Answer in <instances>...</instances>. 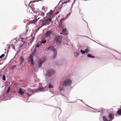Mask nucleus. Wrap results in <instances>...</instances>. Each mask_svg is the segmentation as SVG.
Here are the masks:
<instances>
[{
	"label": "nucleus",
	"instance_id": "f257e3e1",
	"mask_svg": "<svg viewBox=\"0 0 121 121\" xmlns=\"http://www.w3.org/2000/svg\"><path fill=\"white\" fill-rule=\"evenodd\" d=\"M72 83V81L69 79L65 80L63 82L61 83L59 87L60 91L64 90V86H70Z\"/></svg>",
	"mask_w": 121,
	"mask_h": 121
},
{
	"label": "nucleus",
	"instance_id": "f03ea898",
	"mask_svg": "<svg viewBox=\"0 0 121 121\" xmlns=\"http://www.w3.org/2000/svg\"><path fill=\"white\" fill-rule=\"evenodd\" d=\"M48 49L49 50H52L53 52V58H55L56 57L57 54V51L56 49L53 46H51L48 48Z\"/></svg>",
	"mask_w": 121,
	"mask_h": 121
},
{
	"label": "nucleus",
	"instance_id": "7ed1b4c3",
	"mask_svg": "<svg viewBox=\"0 0 121 121\" xmlns=\"http://www.w3.org/2000/svg\"><path fill=\"white\" fill-rule=\"evenodd\" d=\"M54 73V71L53 69H50L48 70L46 74H45L46 79L48 78V77L50 76L53 75Z\"/></svg>",
	"mask_w": 121,
	"mask_h": 121
},
{
	"label": "nucleus",
	"instance_id": "20e7f679",
	"mask_svg": "<svg viewBox=\"0 0 121 121\" xmlns=\"http://www.w3.org/2000/svg\"><path fill=\"white\" fill-rule=\"evenodd\" d=\"M27 91L26 92V93L29 97L32 95L34 92V91L33 90H31L30 88H27Z\"/></svg>",
	"mask_w": 121,
	"mask_h": 121
},
{
	"label": "nucleus",
	"instance_id": "39448f33",
	"mask_svg": "<svg viewBox=\"0 0 121 121\" xmlns=\"http://www.w3.org/2000/svg\"><path fill=\"white\" fill-rule=\"evenodd\" d=\"M55 40L58 45H59L61 42V39L59 36H56L55 38Z\"/></svg>",
	"mask_w": 121,
	"mask_h": 121
},
{
	"label": "nucleus",
	"instance_id": "423d86ee",
	"mask_svg": "<svg viewBox=\"0 0 121 121\" xmlns=\"http://www.w3.org/2000/svg\"><path fill=\"white\" fill-rule=\"evenodd\" d=\"M45 59L44 58L40 59L38 61V66L39 67H41L42 63L44 62L45 61Z\"/></svg>",
	"mask_w": 121,
	"mask_h": 121
},
{
	"label": "nucleus",
	"instance_id": "0eeeda50",
	"mask_svg": "<svg viewBox=\"0 0 121 121\" xmlns=\"http://www.w3.org/2000/svg\"><path fill=\"white\" fill-rule=\"evenodd\" d=\"M28 61L30 62L31 66H33L34 65V63L33 62V59L32 55H30L28 59Z\"/></svg>",
	"mask_w": 121,
	"mask_h": 121
},
{
	"label": "nucleus",
	"instance_id": "6e6552de",
	"mask_svg": "<svg viewBox=\"0 0 121 121\" xmlns=\"http://www.w3.org/2000/svg\"><path fill=\"white\" fill-rule=\"evenodd\" d=\"M108 118L109 121H111L114 118V115L112 113H109Z\"/></svg>",
	"mask_w": 121,
	"mask_h": 121
},
{
	"label": "nucleus",
	"instance_id": "1a4fd4ad",
	"mask_svg": "<svg viewBox=\"0 0 121 121\" xmlns=\"http://www.w3.org/2000/svg\"><path fill=\"white\" fill-rule=\"evenodd\" d=\"M53 33V31L51 30L46 32L45 34V36L47 37H49Z\"/></svg>",
	"mask_w": 121,
	"mask_h": 121
},
{
	"label": "nucleus",
	"instance_id": "9d476101",
	"mask_svg": "<svg viewBox=\"0 0 121 121\" xmlns=\"http://www.w3.org/2000/svg\"><path fill=\"white\" fill-rule=\"evenodd\" d=\"M48 22V20H47L46 19L44 21H42V26H43L45 25H48L49 24V23H47V22Z\"/></svg>",
	"mask_w": 121,
	"mask_h": 121
},
{
	"label": "nucleus",
	"instance_id": "9b49d317",
	"mask_svg": "<svg viewBox=\"0 0 121 121\" xmlns=\"http://www.w3.org/2000/svg\"><path fill=\"white\" fill-rule=\"evenodd\" d=\"M24 58L22 57H21L20 58V65H22L23 62Z\"/></svg>",
	"mask_w": 121,
	"mask_h": 121
},
{
	"label": "nucleus",
	"instance_id": "f8f14e48",
	"mask_svg": "<svg viewBox=\"0 0 121 121\" xmlns=\"http://www.w3.org/2000/svg\"><path fill=\"white\" fill-rule=\"evenodd\" d=\"M40 18V17H39L37 19V18L36 19H34L32 21H30V23L31 24L35 23L37 20L39 19Z\"/></svg>",
	"mask_w": 121,
	"mask_h": 121
},
{
	"label": "nucleus",
	"instance_id": "ddd939ff",
	"mask_svg": "<svg viewBox=\"0 0 121 121\" xmlns=\"http://www.w3.org/2000/svg\"><path fill=\"white\" fill-rule=\"evenodd\" d=\"M21 41H22L24 43V42H27V37L26 38H21Z\"/></svg>",
	"mask_w": 121,
	"mask_h": 121
},
{
	"label": "nucleus",
	"instance_id": "4468645a",
	"mask_svg": "<svg viewBox=\"0 0 121 121\" xmlns=\"http://www.w3.org/2000/svg\"><path fill=\"white\" fill-rule=\"evenodd\" d=\"M67 33L66 32V30L63 29L62 31V32L60 33V34L67 35Z\"/></svg>",
	"mask_w": 121,
	"mask_h": 121
},
{
	"label": "nucleus",
	"instance_id": "2eb2a0df",
	"mask_svg": "<svg viewBox=\"0 0 121 121\" xmlns=\"http://www.w3.org/2000/svg\"><path fill=\"white\" fill-rule=\"evenodd\" d=\"M103 121H108V119L105 116H103Z\"/></svg>",
	"mask_w": 121,
	"mask_h": 121
},
{
	"label": "nucleus",
	"instance_id": "dca6fc26",
	"mask_svg": "<svg viewBox=\"0 0 121 121\" xmlns=\"http://www.w3.org/2000/svg\"><path fill=\"white\" fill-rule=\"evenodd\" d=\"M19 92L20 94L22 95L24 93L22 91L21 88H20L19 89Z\"/></svg>",
	"mask_w": 121,
	"mask_h": 121
},
{
	"label": "nucleus",
	"instance_id": "f3484780",
	"mask_svg": "<svg viewBox=\"0 0 121 121\" xmlns=\"http://www.w3.org/2000/svg\"><path fill=\"white\" fill-rule=\"evenodd\" d=\"M12 46L13 48L14 49H15V47L16 46V43L15 42H13L12 44Z\"/></svg>",
	"mask_w": 121,
	"mask_h": 121
},
{
	"label": "nucleus",
	"instance_id": "a211bd4d",
	"mask_svg": "<svg viewBox=\"0 0 121 121\" xmlns=\"http://www.w3.org/2000/svg\"><path fill=\"white\" fill-rule=\"evenodd\" d=\"M72 7L71 8L70 10V11H71V12H70L67 15L65 19H67L68 18V16L69 15H70V14L72 12Z\"/></svg>",
	"mask_w": 121,
	"mask_h": 121
},
{
	"label": "nucleus",
	"instance_id": "6ab92c4d",
	"mask_svg": "<svg viewBox=\"0 0 121 121\" xmlns=\"http://www.w3.org/2000/svg\"><path fill=\"white\" fill-rule=\"evenodd\" d=\"M43 91V89L42 88H40L39 89H37L36 90V91L38 92L39 91Z\"/></svg>",
	"mask_w": 121,
	"mask_h": 121
},
{
	"label": "nucleus",
	"instance_id": "aec40b11",
	"mask_svg": "<svg viewBox=\"0 0 121 121\" xmlns=\"http://www.w3.org/2000/svg\"><path fill=\"white\" fill-rule=\"evenodd\" d=\"M48 87L49 88H53V86L52 84L49 83L48 84Z\"/></svg>",
	"mask_w": 121,
	"mask_h": 121
},
{
	"label": "nucleus",
	"instance_id": "412c9836",
	"mask_svg": "<svg viewBox=\"0 0 121 121\" xmlns=\"http://www.w3.org/2000/svg\"><path fill=\"white\" fill-rule=\"evenodd\" d=\"M70 0H68V1H66L64 2L63 3L61 4V6H62L64 4H66L67 3V2H69V1Z\"/></svg>",
	"mask_w": 121,
	"mask_h": 121
},
{
	"label": "nucleus",
	"instance_id": "4be33fe9",
	"mask_svg": "<svg viewBox=\"0 0 121 121\" xmlns=\"http://www.w3.org/2000/svg\"><path fill=\"white\" fill-rule=\"evenodd\" d=\"M87 56L88 57H91V58H94V56H92L90 54H88L87 55Z\"/></svg>",
	"mask_w": 121,
	"mask_h": 121
},
{
	"label": "nucleus",
	"instance_id": "5701e85b",
	"mask_svg": "<svg viewBox=\"0 0 121 121\" xmlns=\"http://www.w3.org/2000/svg\"><path fill=\"white\" fill-rule=\"evenodd\" d=\"M46 42V40H45L44 41H41L40 42V43H41V44L42 43H45Z\"/></svg>",
	"mask_w": 121,
	"mask_h": 121
},
{
	"label": "nucleus",
	"instance_id": "b1692460",
	"mask_svg": "<svg viewBox=\"0 0 121 121\" xmlns=\"http://www.w3.org/2000/svg\"><path fill=\"white\" fill-rule=\"evenodd\" d=\"M2 79L4 81H5L6 80L5 76L4 75L3 76Z\"/></svg>",
	"mask_w": 121,
	"mask_h": 121
},
{
	"label": "nucleus",
	"instance_id": "393cba45",
	"mask_svg": "<svg viewBox=\"0 0 121 121\" xmlns=\"http://www.w3.org/2000/svg\"><path fill=\"white\" fill-rule=\"evenodd\" d=\"M81 52L83 54H84L85 53V51L81 49L80 50Z\"/></svg>",
	"mask_w": 121,
	"mask_h": 121
},
{
	"label": "nucleus",
	"instance_id": "a878e982",
	"mask_svg": "<svg viewBox=\"0 0 121 121\" xmlns=\"http://www.w3.org/2000/svg\"><path fill=\"white\" fill-rule=\"evenodd\" d=\"M85 53L86 52L87 53L89 52L88 48V47L86 48V49L85 51Z\"/></svg>",
	"mask_w": 121,
	"mask_h": 121
},
{
	"label": "nucleus",
	"instance_id": "bb28decb",
	"mask_svg": "<svg viewBox=\"0 0 121 121\" xmlns=\"http://www.w3.org/2000/svg\"><path fill=\"white\" fill-rule=\"evenodd\" d=\"M10 90V87H9L8 88L7 91V93L9 92Z\"/></svg>",
	"mask_w": 121,
	"mask_h": 121
},
{
	"label": "nucleus",
	"instance_id": "cd10ccee",
	"mask_svg": "<svg viewBox=\"0 0 121 121\" xmlns=\"http://www.w3.org/2000/svg\"><path fill=\"white\" fill-rule=\"evenodd\" d=\"M5 56V55L4 54H3L2 55H1L0 56V58H1L3 57H4Z\"/></svg>",
	"mask_w": 121,
	"mask_h": 121
},
{
	"label": "nucleus",
	"instance_id": "c85d7f7f",
	"mask_svg": "<svg viewBox=\"0 0 121 121\" xmlns=\"http://www.w3.org/2000/svg\"><path fill=\"white\" fill-rule=\"evenodd\" d=\"M39 46H40V44H37L36 45L35 47H37V48L39 47Z\"/></svg>",
	"mask_w": 121,
	"mask_h": 121
},
{
	"label": "nucleus",
	"instance_id": "c756f323",
	"mask_svg": "<svg viewBox=\"0 0 121 121\" xmlns=\"http://www.w3.org/2000/svg\"><path fill=\"white\" fill-rule=\"evenodd\" d=\"M52 11V10H51V11H50V12H49V14H50V15H52L53 13H52L51 12V11Z\"/></svg>",
	"mask_w": 121,
	"mask_h": 121
},
{
	"label": "nucleus",
	"instance_id": "7c9ffc66",
	"mask_svg": "<svg viewBox=\"0 0 121 121\" xmlns=\"http://www.w3.org/2000/svg\"><path fill=\"white\" fill-rule=\"evenodd\" d=\"M61 11V10L60 9H59L57 13H55L56 14H57L59 12H60Z\"/></svg>",
	"mask_w": 121,
	"mask_h": 121
},
{
	"label": "nucleus",
	"instance_id": "2f4dec72",
	"mask_svg": "<svg viewBox=\"0 0 121 121\" xmlns=\"http://www.w3.org/2000/svg\"><path fill=\"white\" fill-rule=\"evenodd\" d=\"M44 13L43 12H42L41 14V15L43 16L44 15Z\"/></svg>",
	"mask_w": 121,
	"mask_h": 121
},
{
	"label": "nucleus",
	"instance_id": "473e14b6",
	"mask_svg": "<svg viewBox=\"0 0 121 121\" xmlns=\"http://www.w3.org/2000/svg\"><path fill=\"white\" fill-rule=\"evenodd\" d=\"M48 21H50L51 22H52V20L51 19H48Z\"/></svg>",
	"mask_w": 121,
	"mask_h": 121
},
{
	"label": "nucleus",
	"instance_id": "72a5a7b5",
	"mask_svg": "<svg viewBox=\"0 0 121 121\" xmlns=\"http://www.w3.org/2000/svg\"><path fill=\"white\" fill-rule=\"evenodd\" d=\"M33 1H30V3L29 4V6H30V3H32V2Z\"/></svg>",
	"mask_w": 121,
	"mask_h": 121
},
{
	"label": "nucleus",
	"instance_id": "f704fd0d",
	"mask_svg": "<svg viewBox=\"0 0 121 121\" xmlns=\"http://www.w3.org/2000/svg\"><path fill=\"white\" fill-rule=\"evenodd\" d=\"M34 38H35V37H33V38L32 39V41H33L34 40Z\"/></svg>",
	"mask_w": 121,
	"mask_h": 121
},
{
	"label": "nucleus",
	"instance_id": "c9c22d12",
	"mask_svg": "<svg viewBox=\"0 0 121 121\" xmlns=\"http://www.w3.org/2000/svg\"><path fill=\"white\" fill-rule=\"evenodd\" d=\"M58 108H59L60 109V112H61V109L60 108H59V107H58Z\"/></svg>",
	"mask_w": 121,
	"mask_h": 121
},
{
	"label": "nucleus",
	"instance_id": "e433bc0d",
	"mask_svg": "<svg viewBox=\"0 0 121 121\" xmlns=\"http://www.w3.org/2000/svg\"><path fill=\"white\" fill-rule=\"evenodd\" d=\"M59 8L60 9H61L62 8V7H59Z\"/></svg>",
	"mask_w": 121,
	"mask_h": 121
},
{
	"label": "nucleus",
	"instance_id": "4c0bfd02",
	"mask_svg": "<svg viewBox=\"0 0 121 121\" xmlns=\"http://www.w3.org/2000/svg\"><path fill=\"white\" fill-rule=\"evenodd\" d=\"M38 15H39V13H38V15H37V16H38Z\"/></svg>",
	"mask_w": 121,
	"mask_h": 121
},
{
	"label": "nucleus",
	"instance_id": "58836bf2",
	"mask_svg": "<svg viewBox=\"0 0 121 121\" xmlns=\"http://www.w3.org/2000/svg\"><path fill=\"white\" fill-rule=\"evenodd\" d=\"M29 13H32V12H31V11H29Z\"/></svg>",
	"mask_w": 121,
	"mask_h": 121
},
{
	"label": "nucleus",
	"instance_id": "ea45409f",
	"mask_svg": "<svg viewBox=\"0 0 121 121\" xmlns=\"http://www.w3.org/2000/svg\"><path fill=\"white\" fill-rule=\"evenodd\" d=\"M30 9H31V10L32 9V8L31 7H30Z\"/></svg>",
	"mask_w": 121,
	"mask_h": 121
},
{
	"label": "nucleus",
	"instance_id": "a19ab883",
	"mask_svg": "<svg viewBox=\"0 0 121 121\" xmlns=\"http://www.w3.org/2000/svg\"><path fill=\"white\" fill-rule=\"evenodd\" d=\"M40 28H39L38 29H37V31H38L39 30V29Z\"/></svg>",
	"mask_w": 121,
	"mask_h": 121
},
{
	"label": "nucleus",
	"instance_id": "79ce46f5",
	"mask_svg": "<svg viewBox=\"0 0 121 121\" xmlns=\"http://www.w3.org/2000/svg\"><path fill=\"white\" fill-rule=\"evenodd\" d=\"M80 100L81 101H82V100H80Z\"/></svg>",
	"mask_w": 121,
	"mask_h": 121
},
{
	"label": "nucleus",
	"instance_id": "37998d69",
	"mask_svg": "<svg viewBox=\"0 0 121 121\" xmlns=\"http://www.w3.org/2000/svg\"><path fill=\"white\" fill-rule=\"evenodd\" d=\"M38 0V1H41V0Z\"/></svg>",
	"mask_w": 121,
	"mask_h": 121
},
{
	"label": "nucleus",
	"instance_id": "c03bdc74",
	"mask_svg": "<svg viewBox=\"0 0 121 121\" xmlns=\"http://www.w3.org/2000/svg\"><path fill=\"white\" fill-rule=\"evenodd\" d=\"M28 9L27 10V11H28Z\"/></svg>",
	"mask_w": 121,
	"mask_h": 121
}]
</instances>
